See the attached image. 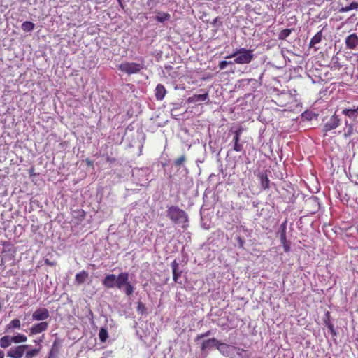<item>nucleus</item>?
I'll return each instance as SVG.
<instances>
[{"mask_svg": "<svg viewBox=\"0 0 358 358\" xmlns=\"http://www.w3.org/2000/svg\"><path fill=\"white\" fill-rule=\"evenodd\" d=\"M233 57H234V64H249L254 58L253 50H248L244 48H237L231 55L227 56L225 58L230 59Z\"/></svg>", "mask_w": 358, "mask_h": 358, "instance_id": "nucleus-1", "label": "nucleus"}, {"mask_svg": "<svg viewBox=\"0 0 358 358\" xmlns=\"http://www.w3.org/2000/svg\"><path fill=\"white\" fill-rule=\"evenodd\" d=\"M166 216L175 224H185L188 222L187 213L176 206H171L168 208Z\"/></svg>", "mask_w": 358, "mask_h": 358, "instance_id": "nucleus-2", "label": "nucleus"}, {"mask_svg": "<svg viewBox=\"0 0 358 358\" xmlns=\"http://www.w3.org/2000/svg\"><path fill=\"white\" fill-rule=\"evenodd\" d=\"M129 273L122 272L116 277V287L119 289H124L125 294L130 296L134 292V287L129 280Z\"/></svg>", "mask_w": 358, "mask_h": 358, "instance_id": "nucleus-3", "label": "nucleus"}, {"mask_svg": "<svg viewBox=\"0 0 358 358\" xmlns=\"http://www.w3.org/2000/svg\"><path fill=\"white\" fill-rule=\"evenodd\" d=\"M117 68L120 71L128 75L137 74L144 69V64L143 61L140 63L124 62L118 65Z\"/></svg>", "mask_w": 358, "mask_h": 358, "instance_id": "nucleus-4", "label": "nucleus"}, {"mask_svg": "<svg viewBox=\"0 0 358 358\" xmlns=\"http://www.w3.org/2000/svg\"><path fill=\"white\" fill-rule=\"evenodd\" d=\"M28 348V345H20L12 347L8 350L7 357L10 358H22Z\"/></svg>", "mask_w": 358, "mask_h": 358, "instance_id": "nucleus-5", "label": "nucleus"}, {"mask_svg": "<svg viewBox=\"0 0 358 358\" xmlns=\"http://www.w3.org/2000/svg\"><path fill=\"white\" fill-rule=\"evenodd\" d=\"M49 317L50 313L46 308H38L32 314V319L35 321L45 322Z\"/></svg>", "mask_w": 358, "mask_h": 358, "instance_id": "nucleus-6", "label": "nucleus"}, {"mask_svg": "<svg viewBox=\"0 0 358 358\" xmlns=\"http://www.w3.org/2000/svg\"><path fill=\"white\" fill-rule=\"evenodd\" d=\"M217 349L222 355L225 357H230L232 355L236 348L233 345L222 343L221 341H219Z\"/></svg>", "mask_w": 358, "mask_h": 358, "instance_id": "nucleus-7", "label": "nucleus"}, {"mask_svg": "<svg viewBox=\"0 0 358 358\" xmlns=\"http://www.w3.org/2000/svg\"><path fill=\"white\" fill-rule=\"evenodd\" d=\"M48 326L47 322H41L33 324L29 329V336L36 335L46 331Z\"/></svg>", "mask_w": 358, "mask_h": 358, "instance_id": "nucleus-8", "label": "nucleus"}, {"mask_svg": "<svg viewBox=\"0 0 358 358\" xmlns=\"http://www.w3.org/2000/svg\"><path fill=\"white\" fill-rule=\"evenodd\" d=\"M340 119L336 115H332L324 125L323 131L328 132L336 129L340 124Z\"/></svg>", "mask_w": 358, "mask_h": 358, "instance_id": "nucleus-9", "label": "nucleus"}, {"mask_svg": "<svg viewBox=\"0 0 358 358\" xmlns=\"http://www.w3.org/2000/svg\"><path fill=\"white\" fill-rule=\"evenodd\" d=\"M280 228H281V231H280V243L283 246L285 252H288L290 250V243L287 240L285 223L281 224Z\"/></svg>", "mask_w": 358, "mask_h": 358, "instance_id": "nucleus-10", "label": "nucleus"}, {"mask_svg": "<svg viewBox=\"0 0 358 358\" xmlns=\"http://www.w3.org/2000/svg\"><path fill=\"white\" fill-rule=\"evenodd\" d=\"M346 48L348 49H355L358 45V36L353 33L348 36L345 41Z\"/></svg>", "mask_w": 358, "mask_h": 358, "instance_id": "nucleus-11", "label": "nucleus"}, {"mask_svg": "<svg viewBox=\"0 0 358 358\" xmlns=\"http://www.w3.org/2000/svg\"><path fill=\"white\" fill-rule=\"evenodd\" d=\"M116 275L114 274L107 275L102 280V285L108 288L113 289L116 287Z\"/></svg>", "mask_w": 358, "mask_h": 358, "instance_id": "nucleus-12", "label": "nucleus"}, {"mask_svg": "<svg viewBox=\"0 0 358 358\" xmlns=\"http://www.w3.org/2000/svg\"><path fill=\"white\" fill-rule=\"evenodd\" d=\"M342 113L348 117L353 122H358V107L356 108H345Z\"/></svg>", "mask_w": 358, "mask_h": 358, "instance_id": "nucleus-13", "label": "nucleus"}, {"mask_svg": "<svg viewBox=\"0 0 358 358\" xmlns=\"http://www.w3.org/2000/svg\"><path fill=\"white\" fill-rule=\"evenodd\" d=\"M218 341L219 340L215 338L205 340L201 343V349L202 351H205L212 347H215L217 348Z\"/></svg>", "mask_w": 358, "mask_h": 358, "instance_id": "nucleus-14", "label": "nucleus"}, {"mask_svg": "<svg viewBox=\"0 0 358 358\" xmlns=\"http://www.w3.org/2000/svg\"><path fill=\"white\" fill-rule=\"evenodd\" d=\"M208 99V93L206 92L203 94H194L187 99L188 103H194L200 101H206Z\"/></svg>", "mask_w": 358, "mask_h": 358, "instance_id": "nucleus-15", "label": "nucleus"}, {"mask_svg": "<svg viewBox=\"0 0 358 358\" xmlns=\"http://www.w3.org/2000/svg\"><path fill=\"white\" fill-rule=\"evenodd\" d=\"M171 266L172 273H173V279L174 282H178V280L179 278H180L181 274H182V272L178 271L179 264L176 260H174L171 263Z\"/></svg>", "mask_w": 358, "mask_h": 358, "instance_id": "nucleus-16", "label": "nucleus"}, {"mask_svg": "<svg viewBox=\"0 0 358 358\" xmlns=\"http://www.w3.org/2000/svg\"><path fill=\"white\" fill-rule=\"evenodd\" d=\"M166 94V90L162 84H158L155 88V97L157 100L162 101Z\"/></svg>", "mask_w": 358, "mask_h": 358, "instance_id": "nucleus-17", "label": "nucleus"}, {"mask_svg": "<svg viewBox=\"0 0 358 358\" xmlns=\"http://www.w3.org/2000/svg\"><path fill=\"white\" fill-rule=\"evenodd\" d=\"M156 16L155 17V20L158 22L164 23L165 22L169 21L171 19V15L167 13L157 11Z\"/></svg>", "mask_w": 358, "mask_h": 358, "instance_id": "nucleus-18", "label": "nucleus"}, {"mask_svg": "<svg viewBox=\"0 0 358 358\" xmlns=\"http://www.w3.org/2000/svg\"><path fill=\"white\" fill-rule=\"evenodd\" d=\"M88 276V273L86 271L83 270L76 275L75 280L78 285H81L87 280Z\"/></svg>", "mask_w": 358, "mask_h": 358, "instance_id": "nucleus-19", "label": "nucleus"}, {"mask_svg": "<svg viewBox=\"0 0 358 358\" xmlns=\"http://www.w3.org/2000/svg\"><path fill=\"white\" fill-rule=\"evenodd\" d=\"M21 327V322L19 319H13L12 320L5 328L6 332H9L10 330L14 329H20Z\"/></svg>", "mask_w": 358, "mask_h": 358, "instance_id": "nucleus-20", "label": "nucleus"}, {"mask_svg": "<svg viewBox=\"0 0 358 358\" xmlns=\"http://www.w3.org/2000/svg\"><path fill=\"white\" fill-rule=\"evenodd\" d=\"M324 322L325 325L329 329L331 335L332 336H336V330L334 329V324L330 321V313L328 312V311L325 313V319L324 320Z\"/></svg>", "mask_w": 358, "mask_h": 358, "instance_id": "nucleus-21", "label": "nucleus"}, {"mask_svg": "<svg viewBox=\"0 0 358 358\" xmlns=\"http://www.w3.org/2000/svg\"><path fill=\"white\" fill-rule=\"evenodd\" d=\"M260 183L262 189L266 190L269 188L270 180L266 173H261L259 176Z\"/></svg>", "mask_w": 358, "mask_h": 358, "instance_id": "nucleus-22", "label": "nucleus"}, {"mask_svg": "<svg viewBox=\"0 0 358 358\" xmlns=\"http://www.w3.org/2000/svg\"><path fill=\"white\" fill-rule=\"evenodd\" d=\"M12 336H3L0 339V347L2 348H6L9 347L13 343Z\"/></svg>", "mask_w": 358, "mask_h": 358, "instance_id": "nucleus-23", "label": "nucleus"}, {"mask_svg": "<svg viewBox=\"0 0 358 358\" xmlns=\"http://www.w3.org/2000/svg\"><path fill=\"white\" fill-rule=\"evenodd\" d=\"M241 138L234 137L233 138V150L236 152H241L243 150V144L240 143Z\"/></svg>", "mask_w": 358, "mask_h": 358, "instance_id": "nucleus-24", "label": "nucleus"}, {"mask_svg": "<svg viewBox=\"0 0 358 358\" xmlns=\"http://www.w3.org/2000/svg\"><path fill=\"white\" fill-rule=\"evenodd\" d=\"M322 31H320L311 38L309 44L310 47H313L315 44L319 43L322 40Z\"/></svg>", "mask_w": 358, "mask_h": 358, "instance_id": "nucleus-25", "label": "nucleus"}, {"mask_svg": "<svg viewBox=\"0 0 358 358\" xmlns=\"http://www.w3.org/2000/svg\"><path fill=\"white\" fill-rule=\"evenodd\" d=\"M358 9V3L357 2H352L349 6L342 7L339 9V12L345 13L348 12L352 10H357Z\"/></svg>", "mask_w": 358, "mask_h": 358, "instance_id": "nucleus-26", "label": "nucleus"}, {"mask_svg": "<svg viewBox=\"0 0 358 358\" xmlns=\"http://www.w3.org/2000/svg\"><path fill=\"white\" fill-rule=\"evenodd\" d=\"M22 29L24 32H30L34 30V24L29 21H26L22 24Z\"/></svg>", "mask_w": 358, "mask_h": 358, "instance_id": "nucleus-27", "label": "nucleus"}, {"mask_svg": "<svg viewBox=\"0 0 358 358\" xmlns=\"http://www.w3.org/2000/svg\"><path fill=\"white\" fill-rule=\"evenodd\" d=\"M12 338L13 343H24L27 340V337L21 334H17V335L12 336Z\"/></svg>", "mask_w": 358, "mask_h": 358, "instance_id": "nucleus-28", "label": "nucleus"}, {"mask_svg": "<svg viewBox=\"0 0 358 358\" xmlns=\"http://www.w3.org/2000/svg\"><path fill=\"white\" fill-rule=\"evenodd\" d=\"M292 29H282L278 35V38L280 40H285L292 33Z\"/></svg>", "mask_w": 358, "mask_h": 358, "instance_id": "nucleus-29", "label": "nucleus"}, {"mask_svg": "<svg viewBox=\"0 0 358 358\" xmlns=\"http://www.w3.org/2000/svg\"><path fill=\"white\" fill-rule=\"evenodd\" d=\"M39 351H40V349H36V348L28 350L25 353V357L26 358H33L34 357H35L36 355H37L38 354Z\"/></svg>", "mask_w": 358, "mask_h": 358, "instance_id": "nucleus-30", "label": "nucleus"}, {"mask_svg": "<svg viewBox=\"0 0 358 358\" xmlns=\"http://www.w3.org/2000/svg\"><path fill=\"white\" fill-rule=\"evenodd\" d=\"M345 125L347 127V131L345 132V137H349L353 134V124L352 123L348 124V121H345Z\"/></svg>", "mask_w": 358, "mask_h": 358, "instance_id": "nucleus-31", "label": "nucleus"}, {"mask_svg": "<svg viewBox=\"0 0 358 358\" xmlns=\"http://www.w3.org/2000/svg\"><path fill=\"white\" fill-rule=\"evenodd\" d=\"M108 331L105 329H101L99 333V337L101 341L105 342L106 339L108 338Z\"/></svg>", "mask_w": 358, "mask_h": 358, "instance_id": "nucleus-32", "label": "nucleus"}, {"mask_svg": "<svg viewBox=\"0 0 358 358\" xmlns=\"http://www.w3.org/2000/svg\"><path fill=\"white\" fill-rule=\"evenodd\" d=\"M230 132L234 134V137L241 138V136L243 132V128L242 126L239 125L236 130L233 131L231 129Z\"/></svg>", "mask_w": 358, "mask_h": 358, "instance_id": "nucleus-33", "label": "nucleus"}, {"mask_svg": "<svg viewBox=\"0 0 358 358\" xmlns=\"http://www.w3.org/2000/svg\"><path fill=\"white\" fill-rule=\"evenodd\" d=\"M186 161V157L183 155L176 159L174 162V165L176 167H180Z\"/></svg>", "mask_w": 358, "mask_h": 358, "instance_id": "nucleus-34", "label": "nucleus"}, {"mask_svg": "<svg viewBox=\"0 0 358 358\" xmlns=\"http://www.w3.org/2000/svg\"><path fill=\"white\" fill-rule=\"evenodd\" d=\"M136 309H137V311L141 314L145 313L146 311V307H145V304L141 301H138L137 303Z\"/></svg>", "mask_w": 358, "mask_h": 358, "instance_id": "nucleus-35", "label": "nucleus"}, {"mask_svg": "<svg viewBox=\"0 0 358 358\" xmlns=\"http://www.w3.org/2000/svg\"><path fill=\"white\" fill-rule=\"evenodd\" d=\"M159 3V0H147L146 4L150 10L155 8Z\"/></svg>", "mask_w": 358, "mask_h": 358, "instance_id": "nucleus-36", "label": "nucleus"}, {"mask_svg": "<svg viewBox=\"0 0 358 358\" xmlns=\"http://www.w3.org/2000/svg\"><path fill=\"white\" fill-rule=\"evenodd\" d=\"M234 64V62L232 61H229V62H227V61H221L219 64H218V66L220 69H224L227 65L229 64Z\"/></svg>", "mask_w": 358, "mask_h": 358, "instance_id": "nucleus-37", "label": "nucleus"}, {"mask_svg": "<svg viewBox=\"0 0 358 358\" xmlns=\"http://www.w3.org/2000/svg\"><path fill=\"white\" fill-rule=\"evenodd\" d=\"M210 334H211V331H207L206 332H205L203 334H198L196 336V338H195V341H198L201 340L203 338L209 336Z\"/></svg>", "mask_w": 358, "mask_h": 358, "instance_id": "nucleus-38", "label": "nucleus"}, {"mask_svg": "<svg viewBox=\"0 0 358 358\" xmlns=\"http://www.w3.org/2000/svg\"><path fill=\"white\" fill-rule=\"evenodd\" d=\"M44 263L47 266H54L57 264V262L55 261H50L49 259H45Z\"/></svg>", "mask_w": 358, "mask_h": 358, "instance_id": "nucleus-39", "label": "nucleus"}, {"mask_svg": "<svg viewBox=\"0 0 358 358\" xmlns=\"http://www.w3.org/2000/svg\"><path fill=\"white\" fill-rule=\"evenodd\" d=\"M236 240H237L239 247L243 248L244 245V243H245L244 240L241 236H238L236 238Z\"/></svg>", "mask_w": 358, "mask_h": 358, "instance_id": "nucleus-40", "label": "nucleus"}, {"mask_svg": "<svg viewBox=\"0 0 358 358\" xmlns=\"http://www.w3.org/2000/svg\"><path fill=\"white\" fill-rule=\"evenodd\" d=\"M106 161L112 164V163H114L116 161V159H115V158H113V157H107Z\"/></svg>", "mask_w": 358, "mask_h": 358, "instance_id": "nucleus-41", "label": "nucleus"}, {"mask_svg": "<svg viewBox=\"0 0 358 358\" xmlns=\"http://www.w3.org/2000/svg\"><path fill=\"white\" fill-rule=\"evenodd\" d=\"M219 20H220V17H216L215 19H213V22H211V24H213V26H216L217 22H219Z\"/></svg>", "mask_w": 358, "mask_h": 358, "instance_id": "nucleus-42", "label": "nucleus"}, {"mask_svg": "<svg viewBox=\"0 0 358 358\" xmlns=\"http://www.w3.org/2000/svg\"><path fill=\"white\" fill-rule=\"evenodd\" d=\"M85 162H86V164H87L88 166H93V164H94L93 161H92V160L89 159H86Z\"/></svg>", "mask_w": 358, "mask_h": 358, "instance_id": "nucleus-43", "label": "nucleus"}, {"mask_svg": "<svg viewBox=\"0 0 358 358\" xmlns=\"http://www.w3.org/2000/svg\"><path fill=\"white\" fill-rule=\"evenodd\" d=\"M5 354L4 352L0 350V358H4Z\"/></svg>", "mask_w": 358, "mask_h": 358, "instance_id": "nucleus-44", "label": "nucleus"}, {"mask_svg": "<svg viewBox=\"0 0 358 358\" xmlns=\"http://www.w3.org/2000/svg\"><path fill=\"white\" fill-rule=\"evenodd\" d=\"M41 341H42V339H40V340H38V341H37V340H34V342L35 343H37V344H39Z\"/></svg>", "mask_w": 358, "mask_h": 358, "instance_id": "nucleus-45", "label": "nucleus"}, {"mask_svg": "<svg viewBox=\"0 0 358 358\" xmlns=\"http://www.w3.org/2000/svg\"><path fill=\"white\" fill-rule=\"evenodd\" d=\"M355 229L356 230V234L358 235V225L355 227Z\"/></svg>", "mask_w": 358, "mask_h": 358, "instance_id": "nucleus-46", "label": "nucleus"}, {"mask_svg": "<svg viewBox=\"0 0 358 358\" xmlns=\"http://www.w3.org/2000/svg\"><path fill=\"white\" fill-rule=\"evenodd\" d=\"M118 1H119L120 5L122 7H123V5H122V2H121V0H118Z\"/></svg>", "mask_w": 358, "mask_h": 358, "instance_id": "nucleus-47", "label": "nucleus"}, {"mask_svg": "<svg viewBox=\"0 0 358 358\" xmlns=\"http://www.w3.org/2000/svg\"><path fill=\"white\" fill-rule=\"evenodd\" d=\"M238 350H240V352H245V350L244 349H238Z\"/></svg>", "mask_w": 358, "mask_h": 358, "instance_id": "nucleus-48", "label": "nucleus"}, {"mask_svg": "<svg viewBox=\"0 0 358 358\" xmlns=\"http://www.w3.org/2000/svg\"><path fill=\"white\" fill-rule=\"evenodd\" d=\"M238 350H240V352H245V350L244 349H238Z\"/></svg>", "mask_w": 358, "mask_h": 358, "instance_id": "nucleus-49", "label": "nucleus"}, {"mask_svg": "<svg viewBox=\"0 0 358 358\" xmlns=\"http://www.w3.org/2000/svg\"><path fill=\"white\" fill-rule=\"evenodd\" d=\"M357 311H358V309H357Z\"/></svg>", "mask_w": 358, "mask_h": 358, "instance_id": "nucleus-50", "label": "nucleus"}]
</instances>
